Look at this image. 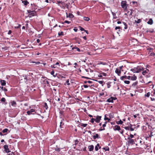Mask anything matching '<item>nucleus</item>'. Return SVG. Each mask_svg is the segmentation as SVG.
Segmentation results:
<instances>
[{
  "instance_id": "1",
  "label": "nucleus",
  "mask_w": 155,
  "mask_h": 155,
  "mask_svg": "<svg viewBox=\"0 0 155 155\" xmlns=\"http://www.w3.org/2000/svg\"><path fill=\"white\" fill-rule=\"evenodd\" d=\"M128 140L127 141V144L129 146L130 145H133L135 143L134 140L130 139V138H127Z\"/></svg>"
},
{
  "instance_id": "2",
  "label": "nucleus",
  "mask_w": 155,
  "mask_h": 155,
  "mask_svg": "<svg viewBox=\"0 0 155 155\" xmlns=\"http://www.w3.org/2000/svg\"><path fill=\"white\" fill-rule=\"evenodd\" d=\"M121 5L122 8L124 9V10L127 9V5L126 4V1H122L121 2Z\"/></svg>"
},
{
  "instance_id": "3",
  "label": "nucleus",
  "mask_w": 155,
  "mask_h": 155,
  "mask_svg": "<svg viewBox=\"0 0 155 155\" xmlns=\"http://www.w3.org/2000/svg\"><path fill=\"white\" fill-rule=\"evenodd\" d=\"M4 150L6 153H8L11 152V151L9 150V149L8 148V146L7 145H4Z\"/></svg>"
},
{
  "instance_id": "4",
  "label": "nucleus",
  "mask_w": 155,
  "mask_h": 155,
  "mask_svg": "<svg viewBox=\"0 0 155 155\" xmlns=\"http://www.w3.org/2000/svg\"><path fill=\"white\" fill-rule=\"evenodd\" d=\"M137 73L140 72L141 71H143L144 70V68L141 66H137Z\"/></svg>"
},
{
  "instance_id": "5",
  "label": "nucleus",
  "mask_w": 155,
  "mask_h": 155,
  "mask_svg": "<svg viewBox=\"0 0 155 155\" xmlns=\"http://www.w3.org/2000/svg\"><path fill=\"white\" fill-rule=\"evenodd\" d=\"M36 15V12L34 11H32V12L30 14H29L28 17L29 18H31L32 16H34Z\"/></svg>"
},
{
  "instance_id": "6",
  "label": "nucleus",
  "mask_w": 155,
  "mask_h": 155,
  "mask_svg": "<svg viewBox=\"0 0 155 155\" xmlns=\"http://www.w3.org/2000/svg\"><path fill=\"white\" fill-rule=\"evenodd\" d=\"M115 73L117 74L119 76H120L121 74V71L119 68L116 69L115 71Z\"/></svg>"
},
{
  "instance_id": "7",
  "label": "nucleus",
  "mask_w": 155,
  "mask_h": 155,
  "mask_svg": "<svg viewBox=\"0 0 155 155\" xmlns=\"http://www.w3.org/2000/svg\"><path fill=\"white\" fill-rule=\"evenodd\" d=\"M101 117L100 116H97L96 119H95V121L97 123H98L100 122Z\"/></svg>"
},
{
  "instance_id": "8",
  "label": "nucleus",
  "mask_w": 155,
  "mask_h": 155,
  "mask_svg": "<svg viewBox=\"0 0 155 155\" xmlns=\"http://www.w3.org/2000/svg\"><path fill=\"white\" fill-rule=\"evenodd\" d=\"M114 130H117L118 131H120V130L121 129L120 126L118 125H116L114 127Z\"/></svg>"
},
{
  "instance_id": "9",
  "label": "nucleus",
  "mask_w": 155,
  "mask_h": 155,
  "mask_svg": "<svg viewBox=\"0 0 155 155\" xmlns=\"http://www.w3.org/2000/svg\"><path fill=\"white\" fill-rule=\"evenodd\" d=\"M142 72V74L143 75H145L147 74H148L149 72V70L148 69H146L145 70H144Z\"/></svg>"
},
{
  "instance_id": "10",
  "label": "nucleus",
  "mask_w": 155,
  "mask_h": 155,
  "mask_svg": "<svg viewBox=\"0 0 155 155\" xmlns=\"http://www.w3.org/2000/svg\"><path fill=\"white\" fill-rule=\"evenodd\" d=\"M94 147L93 145H91L88 146V148L89 151H92L94 149Z\"/></svg>"
},
{
  "instance_id": "11",
  "label": "nucleus",
  "mask_w": 155,
  "mask_h": 155,
  "mask_svg": "<svg viewBox=\"0 0 155 155\" xmlns=\"http://www.w3.org/2000/svg\"><path fill=\"white\" fill-rule=\"evenodd\" d=\"M113 99L114 97H111L110 98H109L107 100V101L108 102H112L113 103Z\"/></svg>"
},
{
  "instance_id": "12",
  "label": "nucleus",
  "mask_w": 155,
  "mask_h": 155,
  "mask_svg": "<svg viewBox=\"0 0 155 155\" xmlns=\"http://www.w3.org/2000/svg\"><path fill=\"white\" fill-rule=\"evenodd\" d=\"M35 110L33 109H31L30 110H28L27 111V113L28 115H30L32 113H33L34 112H35Z\"/></svg>"
},
{
  "instance_id": "13",
  "label": "nucleus",
  "mask_w": 155,
  "mask_h": 155,
  "mask_svg": "<svg viewBox=\"0 0 155 155\" xmlns=\"http://www.w3.org/2000/svg\"><path fill=\"white\" fill-rule=\"evenodd\" d=\"M153 21L152 18H150L149 19V21L147 22V23L148 24L150 25H152L153 24Z\"/></svg>"
},
{
  "instance_id": "14",
  "label": "nucleus",
  "mask_w": 155,
  "mask_h": 155,
  "mask_svg": "<svg viewBox=\"0 0 155 155\" xmlns=\"http://www.w3.org/2000/svg\"><path fill=\"white\" fill-rule=\"evenodd\" d=\"M137 79V77L134 75L133 76H131L130 79L132 81H135Z\"/></svg>"
},
{
  "instance_id": "15",
  "label": "nucleus",
  "mask_w": 155,
  "mask_h": 155,
  "mask_svg": "<svg viewBox=\"0 0 155 155\" xmlns=\"http://www.w3.org/2000/svg\"><path fill=\"white\" fill-rule=\"evenodd\" d=\"M93 138L94 140H95L97 138H100V137H99V135L98 134H96L95 135L93 136Z\"/></svg>"
},
{
  "instance_id": "16",
  "label": "nucleus",
  "mask_w": 155,
  "mask_h": 155,
  "mask_svg": "<svg viewBox=\"0 0 155 155\" xmlns=\"http://www.w3.org/2000/svg\"><path fill=\"white\" fill-rule=\"evenodd\" d=\"M66 14H67V17L73 18L74 17V15L71 13H69L68 15L67 13H66Z\"/></svg>"
},
{
  "instance_id": "17",
  "label": "nucleus",
  "mask_w": 155,
  "mask_h": 155,
  "mask_svg": "<svg viewBox=\"0 0 155 155\" xmlns=\"http://www.w3.org/2000/svg\"><path fill=\"white\" fill-rule=\"evenodd\" d=\"M1 85L2 86H5L6 84L5 81L4 80H1Z\"/></svg>"
},
{
  "instance_id": "18",
  "label": "nucleus",
  "mask_w": 155,
  "mask_h": 155,
  "mask_svg": "<svg viewBox=\"0 0 155 155\" xmlns=\"http://www.w3.org/2000/svg\"><path fill=\"white\" fill-rule=\"evenodd\" d=\"M130 70L134 73H137V68H132Z\"/></svg>"
},
{
  "instance_id": "19",
  "label": "nucleus",
  "mask_w": 155,
  "mask_h": 155,
  "mask_svg": "<svg viewBox=\"0 0 155 155\" xmlns=\"http://www.w3.org/2000/svg\"><path fill=\"white\" fill-rule=\"evenodd\" d=\"M11 105L15 107L16 105V102L14 101H13L11 102Z\"/></svg>"
},
{
  "instance_id": "20",
  "label": "nucleus",
  "mask_w": 155,
  "mask_h": 155,
  "mask_svg": "<svg viewBox=\"0 0 155 155\" xmlns=\"http://www.w3.org/2000/svg\"><path fill=\"white\" fill-rule=\"evenodd\" d=\"M138 84V81H137L135 82L132 85V86L134 87L137 85Z\"/></svg>"
},
{
  "instance_id": "21",
  "label": "nucleus",
  "mask_w": 155,
  "mask_h": 155,
  "mask_svg": "<svg viewBox=\"0 0 155 155\" xmlns=\"http://www.w3.org/2000/svg\"><path fill=\"white\" fill-rule=\"evenodd\" d=\"M83 19L84 20L87 21H89L90 20L89 18L86 17H84Z\"/></svg>"
},
{
  "instance_id": "22",
  "label": "nucleus",
  "mask_w": 155,
  "mask_h": 155,
  "mask_svg": "<svg viewBox=\"0 0 155 155\" xmlns=\"http://www.w3.org/2000/svg\"><path fill=\"white\" fill-rule=\"evenodd\" d=\"M22 2L25 5H26L29 4V2L26 0L22 1Z\"/></svg>"
},
{
  "instance_id": "23",
  "label": "nucleus",
  "mask_w": 155,
  "mask_h": 155,
  "mask_svg": "<svg viewBox=\"0 0 155 155\" xmlns=\"http://www.w3.org/2000/svg\"><path fill=\"white\" fill-rule=\"evenodd\" d=\"M117 123L118 124H122L123 123V122L121 120H120L117 122Z\"/></svg>"
},
{
  "instance_id": "24",
  "label": "nucleus",
  "mask_w": 155,
  "mask_h": 155,
  "mask_svg": "<svg viewBox=\"0 0 155 155\" xmlns=\"http://www.w3.org/2000/svg\"><path fill=\"white\" fill-rule=\"evenodd\" d=\"M72 49H73V50H74V49H76V50L77 51H80V49L79 48H77V47H74L72 48Z\"/></svg>"
},
{
  "instance_id": "25",
  "label": "nucleus",
  "mask_w": 155,
  "mask_h": 155,
  "mask_svg": "<svg viewBox=\"0 0 155 155\" xmlns=\"http://www.w3.org/2000/svg\"><path fill=\"white\" fill-rule=\"evenodd\" d=\"M111 13L113 16V18L115 19H116L117 18V17L116 16V14L113 12H112Z\"/></svg>"
},
{
  "instance_id": "26",
  "label": "nucleus",
  "mask_w": 155,
  "mask_h": 155,
  "mask_svg": "<svg viewBox=\"0 0 155 155\" xmlns=\"http://www.w3.org/2000/svg\"><path fill=\"white\" fill-rule=\"evenodd\" d=\"M100 84H102V86H103L104 84L105 83L103 81H97Z\"/></svg>"
},
{
  "instance_id": "27",
  "label": "nucleus",
  "mask_w": 155,
  "mask_h": 155,
  "mask_svg": "<svg viewBox=\"0 0 155 155\" xmlns=\"http://www.w3.org/2000/svg\"><path fill=\"white\" fill-rule=\"evenodd\" d=\"M123 24H124V25L125 26L124 27V28L125 29H127V25L126 24V23L124 22H123Z\"/></svg>"
},
{
  "instance_id": "28",
  "label": "nucleus",
  "mask_w": 155,
  "mask_h": 155,
  "mask_svg": "<svg viewBox=\"0 0 155 155\" xmlns=\"http://www.w3.org/2000/svg\"><path fill=\"white\" fill-rule=\"evenodd\" d=\"M127 77L126 76H122L120 78V79L121 80H123L124 79H126L127 78Z\"/></svg>"
},
{
  "instance_id": "29",
  "label": "nucleus",
  "mask_w": 155,
  "mask_h": 155,
  "mask_svg": "<svg viewBox=\"0 0 155 155\" xmlns=\"http://www.w3.org/2000/svg\"><path fill=\"white\" fill-rule=\"evenodd\" d=\"M58 35L59 36L63 35H64V33L62 31H61V32H59L58 33Z\"/></svg>"
},
{
  "instance_id": "30",
  "label": "nucleus",
  "mask_w": 155,
  "mask_h": 155,
  "mask_svg": "<svg viewBox=\"0 0 155 155\" xmlns=\"http://www.w3.org/2000/svg\"><path fill=\"white\" fill-rule=\"evenodd\" d=\"M54 71H51V75H53V76L54 77H56V74L55 75H54Z\"/></svg>"
},
{
  "instance_id": "31",
  "label": "nucleus",
  "mask_w": 155,
  "mask_h": 155,
  "mask_svg": "<svg viewBox=\"0 0 155 155\" xmlns=\"http://www.w3.org/2000/svg\"><path fill=\"white\" fill-rule=\"evenodd\" d=\"M44 107L46 109H47L48 108V105L46 103H44Z\"/></svg>"
},
{
  "instance_id": "32",
  "label": "nucleus",
  "mask_w": 155,
  "mask_h": 155,
  "mask_svg": "<svg viewBox=\"0 0 155 155\" xmlns=\"http://www.w3.org/2000/svg\"><path fill=\"white\" fill-rule=\"evenodd\" d=\"M141 22V20L138 19L137 21L135 20V22L137 23H139Z\"/></svg>"
},
{
  "instance_id": "33",
  "label": "nucleus",
  "mask_w": 155,
  "mask_h": 155,
  "mask_svg": "<svg viewBox=\"0 0 155 155\" xmlns=\"http://www.w3.org/2000/svg\"><path fill=\"white\" fill-rule=\"evenodd\" d=\"M150 92H148L147 93V94H145V96L146 97H149L150 96Z\"/></svg>"
},
{
  "instance_id": "34",
  "label": "nucleus",
  "mask_w": 155,
  "mask_h": 155,
  "mask_svg": "<svg viewBox=\"0 0 155 155\" xmlns=\"http://www.w3.org/2000/svg\"><path fill=\"white\" fill-rule=\"evenodd\" d=\"M104 120H108V121H110V118H108V117H106V115H105V117H104Z\"/></svg>"
},
{
  "instance_id": "35",
  "label": "nucleus",
  "mask_w": 155,
  "mask_h": 155,
  "mask_svg": "<svg viewBox=\"0 0 155 155\" xmlns=\"http://www.w3.org/2000/svg\"><path fill=\"white\" fill-rule=\"evenodd\" d=\"M103 149L106 151H108L109 150V148L108 147H104L103 148Z\"/></svg>"
},
{
  "instance_id": "36",
  "label": "nucleus",
  "mask_w": 155,
  "mask_h": 155,
  "mask_svg": "<svg viewBox=\"0 0 155 155\" xmlns=\"http://www.w3.org/2000/svg\"><path fill=\"white\" fill-rule=\"evenodd\" d=\"M8 130L7 129L5 128V129H4L2 130V132L3 133H5L7 132Z\"/></svg>"
},
{
  "instance_id": "37",
  "label": "nucleus",
  "mask_w": 155,
  "mask_h": 155,
  "mask_svg": "<svg viewBox=\"0 0 155 155\" xmlns=\"http://www.w3.org/2000/svg\"><path fill=\"white\" fill-rule=\"evenodd\" d=\"M21 26V25H19V24H18V25H17L16 26H15V28H20Z\"/></svg>"
},
{
  "instance_id": "38",
  "label": "nucleus",
  "mask_w": 155,
  "mask_h": 155,
  "mask_svg": "<svg viewBox=\"0 0 155 155\" xmlns=\"http://www.w3.org/2000/svg\"><path fill=\"white\" fill-rule=\"evenodd\" d=\"M2 102H5L6 101V99L5 98H2L1 99Z\"/></svg>"
},
{
  "instance_id": "39",
  "label": "nucleus",
  "mask_w": 155,
  "mask_h": 155,
  "mask_svg": "<svg viewBox=\"0 0 155 155\" xmlns=\"http://www.w3.org/2000/svg\"><path fill=\"white\" fill-rule=\"evenodd\" d=\"M94 121H95V119L92 118L91 120V122L93 123H94Z\"/></svg>"
},
{
  "instance_id": "40",
  "label": "nucleus",
  "mask_w": 155,
  "mask_h": 155,
  "mask_svg": "<svg viewBox=\"0 0 155 155\" xmlns=\"http://www.w3.org/2000/svg\"><path fill=\"white\" fill-rule=\"evenodd\" d=\"M1 89L5 91H7V90L4 87H1Z\"/></svg>"
},
{
  "instance_id": "41",
  "label": "nucleus",
  "mask_w": 155,
  "mask_h": 155,
  "mask_svg": "<svg viewBox=\"0 0 155 155\" xmlns=\"http://www.w3.org/2000/svg\"><path fill=\"white\" fill-rule=\"evenodd\" d=\"M124 82L125 84H129L130 83V81H124Z\"/></svg>"
},
{
  "instance_id": "42",
  "label": "nucleus",
  "mask_w": 155,
  "mask_h": 155,
  "mask_svg": "<svg viewBox=\"0 0 155 155\" xmlns=\"http://www.w3.org/2000/svg\"><path fill=\"white\" fill-rule=\"evenodd\" d=\"M134 137V135L130 134L128 138H130V139H132V138H133Z\"/></svg>"
},
{
  "instance_id": "43",
  "label": "nucleus",
  "mask_w": 155,
  "mask_h": 155,
  "mask_svg": "<svg viewBox=\"0 0 155 155\" xmlns=\"http://www.w3.org/2000/svg\"><path fill=\"white\" fill-rule=\"evenodd\" d=\"M66 83L67 84V85H70V83H69V80L68 79L66 81Z\"/></svg>"
},
{
  "instance_id": "44",
  "label": "nucleus",
  "mask_w": 155,
  "mask_h": 155,
  "mask_svg": "<svg viewBox=\"0 0 155 155\" xmlns=\"http://www.w3.org/2000/svg\"><path fill=\"white\" fill-rule=\"evenodd\" d=\"M87 124H82L81 126L84 127H86L87 126Z\"/></svg>"
},
{
  "instance_id": "45",
  "label": "nucleus",
  "mask_w": 155,
  "mask_h": 155,
  "mask_svg": "<svg viewBox=\"0 0 155 155\" xmlns=\"http://www.w3.org/2000/svg\"><path fill=\"white\" fill-rule=\"evenodd\" d=\"M106 64V63L103 62H100V63H99V64H102L103 65H105Z\"/></svg>"
},
{
  "instance_id": "46",
  "label": "nucleus",
  "mask_w": 155,
  "mask_h": 155,
  "mask_svg": "<svg viewBox=\"0 0 155 155\" xmlns=\"http://www.w3.org/2000/svg\"><path fill=\"white\" fill-rule=\"evenodd\" d=\"M124 128L127 130H129L130 128L129 127H125Z\"/></svg>"
},
{
  "instance_id": "47",
  "label": "nucleus",
  "mask_w": 155,
  "mask_h": 155,
  "mask_svg": "<svg viewBox=\"0 0 155 155\" xmlns=\"http://www.w3.org/2000/svg\"><path fill=\"white\" fill-rule=\"evenodd\" d=\"M75 40L76 41H77V42H78V44H80V41H78V38H75Z\"/></svg>"
},
{
  "instance_id": "48",
  "label": "nucleus",
  "mask_w": 155,
  "mask_h": 155,
  "mask_svg": "<svg viewBox=\"0 0 155 155\" xmlns=\"http://www.w3.org/2000/svg\"><path fill=\"white\" fill-rule=\"evenodd\" d=\"M32 63H35L36 64H38L40 63V62L39 61L33 62Z\"/></svg>"
},
{
  "instance_id": "49",
  "label": "nucleus",
  "mask_w": 155,
  "mask_h": 155,
  "mask_svg": "<svg viewBox=\"0 0 155 155\" xmlns=\"http://www.w3.org/2000/svg\"><path fill=\"white\" fill-rule=\"evenodd\" d=\"M64 23H67L68 24H69L70 23V21H68L66 20L64 21Z\"/></svg>"
},
{
  "instance_id": "50",
  "label": "nucleus",
  "mask_w": 155,
  "mask_h": 155,
  "mask_svg": "<svg viewBox=\"0 0 155 155\" xmlns=\"http://www.w3.org/2000/svg\"><path fill=\"white\" fill-rule=\"evenodd\" d=\"M120 27H119V26H118V27H116L115 28V29L116 30L117 29H120Z\"/></svg>"
},
{
  "instance_id": "51",
  "label": "nucleus",
  "mask_w": 155,
  "mask_h": 155,
  "mask_svg": "<svg viewBox=\"0 0 155 155\" xmlns=\"http://www.w3.org/2000/svg\"><path fill=\"white\" fill-rule=\"evenodd\" d=\"M132 125H131V126L130 127V130L131 131H133L134 130V129L131 127Z\"/></svg>"
},
{
  "instance_id": "52",
  "label": "nucleus",
  "mask_w": 155,
  "mask_h": 155,
  "mask_svg": "<svg viewBox=\"0 0 155 155\" xmlns=\"http://www.w3.org/2000/svg\"><path fill=\"white\" fill-rule=\"evenodd\" d=\"M29 13V14H30L32 12V11H31V10H28L27 11Z\"/></svg>"
},
{
  "instance_id": "53",
  "label": "nucleus",
  "mask_w": 155,
  "mask_h": 155,
  "mask_svg": "<svg viewBox=\"0 0 155 155\" xmlns=\"http://www.w3.org/2000/svg\"><path fill=\"white\" fill-rule=\"evenodd\" d=\"M95 149L96 151H98V149L97 146H95Z\"/></svg>"
},
{
  "instance_id": "54",
  "label": "nucleus",
  "mask_w": 155,
  "mask_h": 155,
  "mask_svg": "<svg viewBox=\"0 0 155 155\" xmlns=\"http://www.w3.org/2000/svg\"><path fill=\"white\" fill-rule=\"evenodd\" d=\"M111 85H110V84L109 83H107V88H109L110 87Z\"/></svg>"
},
{
  "instance_id": "55",
  "label": "nucleus",
  "mask_w": 155,
  "mask_h": 155,
  "mask_svg": "<svg viewBox=\"0 0 155 155\" xmlns=\"http://www.w3.org/2000/svg\"><path fill=\"white\" fill-rule=\"evenodd\" d=\"M55 64L51 65V67L52 68H55L56 67V66H55Z\"/></svg>"
},
{
  "instance_id": "56",
  "label": "nucleus",
  "mask_w": 155,
  "mask_h": 155,
  "mask_svg": "<svg viewBox=\"0 0 155 155\" xmlns=\"http://www.w3.org/2000/svg\"><path fill=\"white\" fill-rule=\"evenodd\" d=\"M105 130V128H104V127L102 129L101 128V129H99V130L100 131H102V130Z\"/></svg>"
},
{
  "instance_id": "57",
  "label": "nucleus",
  "mask_w": 155,
  "mask_h": 155,
  "mask_svg": "<svg viewBox=\"0 0 155 155\" xmlns=\"http://www.w3.org/2000/svg\"><path fill=\"white\" fill-rule=\"evenodd\" d=\"M82 78H85L87 79H89L90 78H88L87 77H84V76H82Z\"/></svg>"
},
{
  "instance_id": "58",
  "label": "nucleus",
  "mask_w": 155,
  "mask_h": 155,
  "mask_svg": "<svg viewBox=\"0 0 155 155\" xmlns=\"http://www.w3.org/2000/svg\"><path fill=\"white\" fill-rule=\"evenodd\" d=\"M104 95V93H99V95L100 96H103Z\"/></svg>"
},
{
  "instance_id": "59",
  "label": "nucleus",
  "mask_w": 155,
  "mask_h": 155,
  "mask_svg": "<svg viewBox=\"0 0 155 155\" xmlns=\"http://www.w3.org/2000/svg\"><path fill=\"white\" fill-rule=\"evenodd\" d=\"M101 74H102L104 76H106V74L104 73H101Z\"/></svg>"
},
{
  "instance_id": "60",
  "label": "nucleus",
  "mask_w": 155,
  "mask_h": 155,
  "mask_svg": "<svg viewBox=\"0 0 155 155\" xmlns=\"http://www.w3.org/2000/svg\"><path fill=\"white\" fill-rule=\"evenodd\" d=\"M83 86L84 87V88H87L88 87V86L86 85H84Z\"/></svg>"
},
{
  "instance_id": "61",
  "label": "nucleus",
  "mask_w": 155,
  "mask_h": 155,
  "mask_svg": "<svg viewBox=\"0 0 155 155\" xmlns=\"http://www.w3.org/2000/svg\"><path fill=\"white\" fill-rule=\"evenodd\" d=\"M12 33V31L11 30H9V31L8 32V34H9V35H10V34H11Z\"/></svg>"
},
{
  "instance_id": "62",
  "label": "nucleus",
  "mask_w": 155,
  "mask_h": 155,
  "mask_svg": "<svg viewBox=\"0 0 155 155\" xmlns=\"http://www.w3.org/2000/svg\"><path fill=\"white\" fill-rule=\"evenodd\" d=\"M127 78L129 80L130 79L131 76H128L127 77Z\"/></svg>"
},
{
  "instance_id": "63",
  "label": "nucleus",
  "mask_w": 155,
  "mask_h": 155,
  "mask_svg": "<svg viewBox=\"0 0 155 155\" xmlns=\"http://www.w3.org/2000/svg\"><path fill=\"white\" fill-rule=\"evenodd\" d=\"M150 99L152 101H153L155 100V99H154L153 98L150 97Z\"/></svg>"
},
{
  "instance_id": "64",
  "label": "nucleus",
  "mask_w": 155,
  "mask_h": 155,
  "mask_svg": "<svg viewBox=\"0 0 155 155\" xmlns=\"http://www.w3.org/2000/svg\"><path fill=\"white\" fill-rule=\"evenodd\" d=\"M73 30L75 32H77L78 31V29L77 28H74Z\"/></svg>"
}]
</instances>
